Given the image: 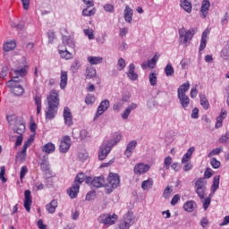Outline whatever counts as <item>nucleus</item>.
<instances>
[{"instance_id":"obj_39","label":"nucleus","mask_w":229,"mask_h":229,"mask_svg":"<svg viewBox=\"0 0 229 229\" xmlns=\"http://www.w3.org/2000/svg\"><path fill=\"white\" fill-rule=\"evenodd\" d=\"M92 78H96V69L89 67L86 69V79L92 80Z\"/></svg>"},{"instance_id":"obj_45","label":"nucleus","mask_w":229,"mask_h":229,"mask_svg":"<svg viewBox=\"0 0 229 229\" xmlns=\"http://www.w3.org/2000/svg\"><path fill=\"white\" fill-rule=\"evenodd\" d=\"M148 80H149L150 85L152 87H155V85H157V72L149 73Z\"/></svg>"},{"instance_id":"obj_47","label":"nucleus","mask_w":229,"mask_h":229,"mask_svg":"<svg viewBox=\"0 0 229 229\" xmlns=\"http://www.w3.org/2000/svg\"><path fill=\"white\" fill-rule=\"evenodd\" d=\"M80 67H81L80 62L75 59L71 65L72 72H78Z\"/></svg>"},{"instance_id":"obj_20","label":"nucleus","mask_w":229,"mask_h":229,"mask_svg":"<svg viewBox=\"0 0 229 229\" xmlns=\"http://www.w3.org/2000/svg\"><path fill=\"white\" fill-rule=\"evenodd\" d=\"M227 112L226 110L222 109L220 112V114L216 117V123L215 124V128H221L223 126V121H225V119H226V115H227Z\"/></svg>"},{"instance_id":"obj_53","label":"nucleus","mask_w":229,"mask_h":229,"mask_svg":"<svg viewBox=\"0 0 229 229\" xmlns=\"http://www.w3.org/2000/svg\"><path fill=\"white\" fill-rule=\"evenodd\" d=\"M220 56L224 60H229V49L226 47L224 49H222V51L220 53Z\"/></svg>"},{"instance_id":"obj_60","label":"nucleus","mask_w":229,"mask_h":229,"mask_svg":"<svg viewBox=\"0 0 229 229\" xmlns=\"http://www.w3.org/2000/svg\"><path fill=\"white\" fill-rule=\"evenodd\" d=\"M205 47H207V39L201 38L200 45H199V53H201V51H204Z\"/></svg>"},{"instance_id":"obj_34","label":"nucleus","mask_w":229,"mask_h":229,"mask_svg":"<svg viewBox=\"0 0 229 229\" xmlns=\"http://www.w3.org/2000/svg\"><path fill=\"white\" fill-rule=\"evenodd\" d=\"M88 62L90 65H98V64H103V57L99 56H89Z\"/></svg>"},{"instance_id":"obj_33","label":"nucleus","mask_w":229,"mask_h":229,"mask_svg":"<svg viewBox=\"0 0 229 229\" xmlns=\"http://www.w3.org/2000/svg\"><path fill=\"white\" fill-rule=\"evenodd\" d=\"M181 6L185 12H187V13H191L192 12V4L187 0H181Z\"/></svg>"},{"instance_id":"obj_59","label":"nucleus","mask_w":229,"mask_h":229,"mask_svg":"<svg viewBox=\"0 0 229 229\" xmlns=\"http://www.w3.org/2000/svg\"><path fill=\"white\" fill-rule=\"evenodd\" d=\"M173 163V157H166L164 160L165 167V169H169L171 167V164Z\"/></svg>"},{"instance_id":"obj_35","label":"nucleus","mask_w":229,"mask_h":229,"mask_svg":"<svg viewBox=\"0 0 229 229\" xmlns=\"http://www.w3.org/2000/svg\"><path fill=\"white\" fill-rule=\"evenodd\" d=\"M200 105L204 108V110H208L210 108V103L208 102V99H207V96L200 95Z\"/></svg>"},{"instance_id":"obj_55","label":"nucleus","mask_w":229,"mask_h":229,"mask_svg":"<svg viewBox=\"0 0 229 229\" xmlns=\"http://www.w3.org/2000/svg\"><path fill=\"white\" fill-rule=\"evenodd\" d=\"M172 192H173V189L167 186L163 191V198H165V199H169V196H171Z\"/></svg>"},{"instance_id":"obj_56","label":"nucleus","mask_w":229,"mask_h":229,"mask_svg":"<svg viewBox=\"0 0 229 229\" xmlns=\"http://www.w3.org/2000/svg\"><path fill=\"white\" fill-rule=\"evenodd\" d=\"M6 173V168L4 166H2L0 168V180L3 182V183H6L7 179L4 177V174Z\"/></svg>"},{"instance_id":"obj_6","label":"nucleus","mask_w":229,"mask_h":229,"mask_svg":"<svg viewBox=\"0 0 229 229\" xmlns=\"http://www.w3.org/2000/svg\"><path fill=\"white\" fill-rule=\"evenodd\" d=\"M133 223H135V216H133V212L129 211L123 215L118 226L120 229H130V226H131Z\"/></svg>"},{"instance_id":"obj_2","label":"nucleus","mask_w":229,"mask_h":229,"mask_svg":"<svg viewBox=\"0 0 229 229\" xmlns=\"http://www.w3.org/2000/svg\"><path fill=\"white\" fill-rule=\"evenodd\" d=\"M113 137H115L114 141V140H106L102 143L100 146L99 151H98V160H105L109 155V153L112 151V148L123 139V135L119 132H115L113 134Z\"/></svg>"},{"instance_id":"obj_7","label":"nucleus","mask_w":229,"mask_h":229,"mask_svg":"<svg viewBox=\"0 0 229 229\" xmlns=\"http://www.w3.org/2000/svg\"><path fill=\"white\" fill-rule=\"evenodd\" d=\"M87 185H89L91 189H99L105 187V177L98 176L92 179V177L85 175V180Z\"/></svg>"},{"instance_id":"obj_25","label":"nucleus","mask_w":229,"mask_h":229,"mask_svg":"<svg viewBox=\"0 0 229 229\" xmlns=\"http://www.w3.org/2000/svg\"><path fill=\"white\" fill-rule=\"evenodd\" d=\"M137 104L131 103L122 114V118L128 119L130 117V114H131L132 110L137 109Z\"/></svg>"},{"instance_id":"obj_3","label":"nucleus","mask_w":229,"mask_h":229,"mask_svg":"<svg viewBox=\"0 0 229 229\" xmlns=\"http://www.w3.org/2000/svg\"><path fill=\"white\" fill-rule=\"evenodd\" d=\"M83 182H85V174L79 173L76 175L72 187L67 191V193L72 199H74V198H76L80 193V187L81 186V183H83Z\"/></svg>"},{"instance_id":"obj_17","label":"nucleus","mask_w":229,"mask_h":229,"mask_svg":"<svg viewBox=\"0 0 229 229\" xmlns=\"http://www.w3.org/2000/svg\"><path fill=\"white\" fill-rule=\"evenodd\" d=\"M68 80H69V74L67 72V71H61V75H60V89H62V90H64V89H65L67 87V83H68Z\"/></svg>"},{"instance_id":"obj_51","label":"nucleus","mask_w":229,"mask_h":229,"mask_svg":"<svg viewBox=\"0 0 229 229\" xmlns=\"http://www.w3.org/2000/svg\"><path fill=\"white\" fill-rule=\"evenodd\" d=\"M84 34L89 40H94V30L92 29H85Z\"/></svg>"},{"instance_id":"obj_42","label":"nucleus","mask_w":229,"mask_h":229,"mask_svg":"<svg viewBox=\"0 0 229 229\" xmlns=\"http://www.w3.org/2000/svg\"><path fill=\"white\" fill-rule=\"evenodd\" d=\"M11 92L14 94V96H22V94H24V88L20 85L11 89Z\"/></svg>"},{"instance_id":"obj_12","label":"nucleus","mask_w":229,"mask_h":229,"mask_svg":"<svg viewBox=\"0 0 229 229\" xmlns=\"http://www.w3.org/2000/svg\"><path fill=\"white\" fill-rule=\"evenodd\" d=\"M151 169V166L149 165H146L144 163H138L134 166V174H138V176H140L141 174H146L148 171Z\"/></svg>"},{"instance_id":"obj_30","label":"nucleus","mask_w":229,"mask_h":229,"mask_svg":"<svg viewBox=\"0 0 229 229\" xmlns=\"http://www.w3.org/2000/svg\"><path fill=\"white\" fill-rule=\"evenodd\" d=\"M194 151H195L194 147L190 148L187 150V152L185 153V155L182 157V164H187V162H189V160H191V157H192V153H194Z\"/></svg>"},{"instance_id":"obj_41","label":"nucleus","mask_w":229,"mask_h":229,"mask_svg":"<svg viewBox=\"0 0 229 229\" xmlns=\"http://www.w3.org/2000/svg\"><path fill=\"white\" fill-rule=\"evenodd\" d=\"M26 131V125L22 123H19L16 125L14 129V133H18V135H22Z\"/></svg>"},{"instance_id":"obj_5","label":"nucleus","mask_w":229,"mask_h":229,"mask_svg":"<svg viewBox=\"0 0 229 229\" xmlns=\"http://www.w3.org/2000/svg\"><path fill=\"white\" fill-rule=\"evenodd\" d=\"M196 35V30L194 29L186 30L185 28L179 29V42L180 44H184L187 46Z\"/></svg>"},{"instance_id":"obj_8","label":"nucleus","mask_w":229,"mask_h":229,"mask_svg":"<svg viewBox=\"0 0 229 229\" xmlns=\"http://www.w3.org/2000/svg\"><path fill=\"white\" fill-rule=\"evenodd\" d=\"M107 181L109 187H111V189H107V194L113 192L114 189H117V187H119L121 184V177L118 174L110 173L107 177Z\"/></svg>"},{"instance_id":"obj_50","label":"nucleus","mask_w":229,"mask_h":229,"mask_svg":"<svg viewBox=\"0 0 229 229\" xmlns=\"http://www.w3.org/2000/svg\"><path fill=\"white\" fill-rule=\"evenodd\" d=\"M103 8L105 12H107L108 13H114V12H115V7H114V4H106Z\"/></svg>"},{"instance_id":"obj_46","label":"nucleus","mask_w":229,"mask_h":229,"mask_svg":"<svg viewBox=\"0 0 229 229\" xmlns=\"http://www.w3.org/2000/svg\"><path fill=\"white\" fill-rule=\"evenodd\" d=\"M31 142H33V139H29L27 141L24 142L23 148L21 149V155H26V151L30 146H31Z\"/></svg>"},{"instance_id":"obj_37","label":"nucleus","mask_w":229,"mask_h":229,"mask_svg":"<svg viewBox=\"0 0 229 229\" xmlns=\"http://www.w3.org/2000/svg\"><path fill=\"white\" fill-rule=\"evenodd\" d=\"M219 180H220L219 175H216V176L214 177L213 184L211 186L212 194H214L216 192V191H217V189H219Z\"/></svg>"},{"instance_id":"obj_22","label":"nucleus","mask_w":229,"mask_h":229,"mask_svg":"<svg viewBox=\"0 0 229 229\" xmlns=\"http://www.w3.org/2000/svg\"><path fill=\"white\" fill-rule=\"evenodd\" d=\"M209 8H210V1L204 0L202 2V5L200 8V15H201L202 19H205L207 17Z\"/></svg>"},{"instance_id":"obj_48","label":"nucleus","mask_w":229,"mask_h":229,"mask_svg":"<svg viewBox=\"0 0 229 229\" xmlns=\"http://www.w3.org/2000/svg\"><path fill=\"white\" fill-rule=\"evenodd\" d=\"M210 164L213 169H219V167H221V162L216 157L211 158Z\"/></svg>"},{"instance_id":"obj_26","label":"nucleus","mask_w":229,"mask_h":229,"mask_svg":"<svg viewBox=\"0 0 229 229\" xmlns=\"http://www.w3.org/2000/svg\"><path fill=\"white\" fill-rule=\"evenodd\" d=\"M153 184H154L153 178H148L147 180L141 182V189L143 191H149L153 189Z\"/></svg>"},{"instance_id":"obj_27","label":"nucleus","mask_w":229,"mask_h":229,"mask_svg":"<svg viewBox=\"0 0 229 229\" xmlns=\"http://www.w3.org/2000/svg\"><path fill=\"white\" fill-rule=\"evenodd\" d=\"M191 89V84L189 82H185L181 85L177 90V96H186L187 91Z\"/></svg>"},{"instance_id":"obj_16","label":"nucleus","mask_w":229,"mask_h":229,"mask_svg":"<svg viewBox=\"0 0 229 229\" xmlns=\"http://www.w3.org/2000/svg\"><path fill=\"white\" fill-rule=\"evenodd\" d=\"M123 17L125 22H128L129 24H131L133 22V9L130 7V5H127L123 11Z\"/></svg>"},{"instance_id":"obj_32","label":"nucleus","mask_w":229,"mask_h":229,"mask_svg":"<svg viewBox=\"0 0 229 229\" xmlns=\"http://www.w3.org/2000/svg\"><path fill=\"white\" fill-rule=\"evenodd\" d=\"M183 208L185 212H194V208H196V202L194 200H189L184 203Z\"/></svg>"},{"instance_id":"obj_18","label":"nucleus","mask_w":229,"mask_h":229,"mask_svg":"<svg viewBox=\"0 0 229 229\" xmlns=\"http://www.w3.org/2000/svg\"><path fill=\"white\" fill-rule=\"evenodd\" d=\"M41 151L46 153V155H51V153H55L56 151V146L53 142L46 143L42 148Z\"/></svg>"},{"instance_id":"obj_15","label":"nucleus","mask_w":229,"mask_h":229,"mask_svg":"<svg viewBox=\"0 0 229 229\" xmlns=\"http://www.w3.org/2000/svg\"><path fill=\"white\" fill-rule=\"evenodd\" d=\"M58 51L60 56L64 58V60H71L72 58V54L67 51L65 45H59Z\"/></svg>"},{"instance_id":"obj_62","label":"nucleus","mask_w":229,"mask_h":229,"mask_svg":"<svg viewBox=\"0 0 229 229\" xmlns=\"http://www.w3.org/2000/svg\"><path fill=\"white\" fill-rule=\"evenodd\" d=\"M210 202H211L210 197H208L207 199H205V200L203 202L204 210H207L208 208V207H210Z\"/></svg>"},{"instance_id":"obj_40","label":"nucleus","mask_w":229,"mask_h":229,"mask_svg":"<svg viewBox=\"0 0 229 229\" xmlns=\"http://www.w3.org/2000/svg\"><path fill=\"white\" fill-rule=\"evenodd\" d=\"M165 73L166 76H174V68L171 63L165 67Z\"/></svg>"},{"instance_id":"obj_10","label":"nucleus","mask_w":229,"mask_h":229,"mask_svg":"<svg viewBox=\"0 0 229 229\" xmlns=\"http://www.w3.org/2000/svg\"><path fill=\"white\" fill-rule=\"evenodd\" d=\"M108 108H110V101L108 99L102 100L97 108L94 120L98 119V117H100V115H103L104 113L108 110Z\"/></svg>"},{"instance_id":"obj_64","label":"nucleus","mask_w":229,"mask_h":229,"mask_svg":"<svg viewBox=\"0 0 229 229\" xmlns=\"http://www.w3.org/2000/svg\"><path fill=\"white\" fill-rule=\"evenodd\" d=\"M47 37H48L49 44H53V42H55V32H53V31L48 32Z\"/></svg>"},{"instance_id":"obj_14","label":"nucleus","mask_w":229,"mask_h":229,"mask_svg":"<svg viewBox=\"0 0 229 229\" xmlns=\"http://www.w3.org/2000/svg\"><path fill=\"white\" fill-rule=\"evenodd\" d=\"M64 119L66 126H72V113H71V109L69 107L64 108Z\"/></svg>"},{"instance_id":"obj_61","label":"nucleus","mask_w":229,"mask_h":229,"mask_svg":"<svg viewBox=\"0 0 229 229\" xmlns=\"http://www.w3.org/2000/svg\"><path fill=\"white\" fill-rule=\"evenodd\" d=\"M178 201H180V194H176L173 197L171 200L172 207H174L178 203Z\"/></svg>"},{"instance_id":"obj_52","label":"nucleus","mask_w":229,"mask_h":229,"mask_svg":"<svg viewBox=\"0 0 229 229\" xmlns=\"http://www.w3.org/2000/svg\"><path fill=\"white\" fill-rule=\"evenodd\" d=\"M118 71H123L124 67H126V61H124V59L123 57L118 59Z\"/></svg>"},{"instance_id":"obj_23","label":"nucleus","mask_w":229,"mask_h":229,"mask_svg":"<svg viewBox=\"0 0 229 229\" xmlns=\"http://www.w3.org/2000/svg\"><path fill=\"white\" fill-rule=\"evenodd\" d=\"M15 47H17V42H15L14 39L6 41L5 43H4V46H3V49L6 53H8L9 51H13V49H15Z\"/></svg>"},{"instance_id":"obj_43","label":"nucleus","mask_w":229,"mask_h":229,"mask_svg":"<svg viewBox=\"0 0 229 229\" xmlns=\"http://www.w3.org/2000/svg\"><path fill=\"white\" fill-rule=\"evenodd\" d=\"M96 14V9L93 8L91 10H89V7L82 10V15L83 17H92V15Z\"/></svg>"},{"instance_id":"obj_57","label":"nucleus","mask_w":229,"mask_h":229,"mask_svg":"<svg viewBox=\"0 0 229 229\" xmlns=\"http://www.w3.org/2000/svg\"><path fill=\"white\" fill-rule=\"evenodd\" d=\"M221 144H228L229 142V132H226L225 135L221 136L219 139Z\"/></svg>"},{"instance_id":"obj_58","label":"nucleus","mask_w":229,"mask_h":229,"mask_svg":"<svg viewBox=\"0 0 229 229\" xmlns=\"http://www.w3.org/2000/svg\"><path fill=\"white\" fill-rule=\"evenodd\" d=\"M221 151H223V148H214L208 155V158H211V157H215V155H219V153H221Z\"/></svg>"},{"instance_id":"obj_9","label":"nucleus","mask_w":229,"mask_h":229,"mask_svg":"<svg viewBox=\"0 0 229 229\" xmlns=\"http://www.w3.org/2000/svg\"><path fill=\"white\" fill-rule=\"evenodd\" d=\"M117 219H119V216L116 214H102L98 216V222L108 226L115 225V221H117Z\"/></svg>"},{"instance_id":"obj_31","label":"nucleus","mask_w":229,"mask_h":229,"mask_svg":"<svg viewBox=\"0 0 229 229\" xmlns=\"http://www.w3.org/2000/svg\"><path fill=\"white\" fill-rule=\"evenodd\" d=\"M19 79L18 77H13L10 81L6 82V85L8 89L13 90V89H15V87H19L21 84L19 83Z\"/></svg>"},{"instance_id":"obj_19","label":"nucleus","mask_w":229,"mask_h":229,"mask_svg":"<svg viewBox=\"0 0 229 229\" xmlns=\"http://www.w3.org/2000/svg\"><path fill=\"white\" fill-rule=\"evenodd\" d=\"M135 148H137V140L131 141L125 149L124 155L127 158H130L131 155H133V151H135Z\"/></svg>"},{"instance_id":"obj_38","label":"nucleus","mask_w":229,"mask_h":229,"mask_svg":"<svg viewBox=\"0 0 229 229\" xmlns=\"http://www.w3.org/2000/svg\"><path fill=\"white\" fill-rule=\"evenodd\" d=\"M14 77H18L21 76V78H24V76H26V74H28V66H25L20 70H15L14 71Z\"/></svg>"},{"instance_id":"obj_11","label":"nucleus","mask_w":229,"mask_h":229,"mask_svg":"<svg viewBox=\"0 0 229 229\" xmlns=\"http://www.w3.org/2000/svg\"><path fill=\"white\" fill-rule=\"evenodd\" d=\"M72 141L71 140V137L69 135H65L63 137L60 145H59V151L61 153H67L69 149H71V145Z\"/></svg>"},{"instance_id":"obj_24","label":"nucleus","mask_w":229,"mask_h":229,"mask_svg":"<svg viewBox=\"0 0 229 229\" xmlns=\"http://www.w3.org/2000/svg\"><path fill=\"white\" fill-rule=\"evenodd\" d=\"M178 99L182 108H189V105L191 104V98H189V96L179 95Z\"/></svg>"},{"instance_id":"obj_4","label":"nucleus","mask_w":229,"mask_h":229,"mask_svg":"<svg viewBox=\"0 0 229 229\" xmlns=\"http://www.w3.org/2000/svg\"><path fill=\"white\" fill-rule=\"evenodd\" d=\"M207 183L208 181L205 177H200L195 182V193L199 199H205L207 196Z\"/></svg>"},{"instance_id":"obj_1","label":"nucleus","mask_w":229,"mask_h":229,"mask_svg":"<svg viewBox=\"0 0 229 229\" xmlns=\"http://www.w3.org/2000/svg\"><path fill=\"white\" fill-rule=\"evenodd\" d=\"M47 110L45 113L46 121H52L58 114V108L60 106V92L56 89L50 90L47 97Z\"/></svg>"},{"instance_id":"obj_28","label":"nucleus","mask_w":229,"mask_h":229,"mask_svg":"<svg viewBox=\"0 0 229 229\" xmlns=\"http://www.w3.org/2000/svg\"><path fill=\"white\" fill-rule=\"evenodd\" d=\"M34 103L35 106H37V114L38 115L42 114V97L36 95L34 97Z\"/></svg>"},{"instance_id":"obj_13","label":"nucleus","mask_w":229,"mask_h":229,"mask_svg":"<svg viewBox=\"0 0 229 229\" xmlns=\"http://www.w3.org/2000/svg\"><path fill=\"white\" fill-rule=\"evenodd\" d=\"M32 203H33V200L31 199V191L26 190L24 191V204H23V207H24V208L27 212H30Z\"/></svg>"},{"instance_id":"obj_44","label":"nucleus","mask_w":229,"mask_h":229,"mask_svg":"<svg viewBox=\"0 0 229 229\" xmlns=\"http://www.w3.org/2000/svg\"><path fill=\"white\" fill-rule=\"evenodd\" d=\"M85 103L86 105L92 106L94 103H96V97L92 94H88L85 98Z\"/></svg>"},{"instance_id":"obj_21","label":"nucleus","mask_w":229,"mask_h":229,"mask_svg":"<svg viewBox=\"0 0 229 229\" xmlns=\"http://www.w3.org/2000/svg\"><path fill=\"white\" fill-rule=\"evenodd\" d=\"M127 76H128L129 80H131V81H135L136 80L139 79V75L137 74V72H135V64H131L129 65Z\"/></svg>"},{"instance_id":"obj_54","label":"nucleus","mask_w":229,"mask_h":229,"mask_svg":"<svg viewBox=\"0 0 229 229\" xmlns=\"http://www.w3.org/2000/svg\"><path fill=\"white\" fill-rule=\"evenodd\" d=\"M26 174H28V166L23 165L21 168V172H20V180L22 182V180H24V176H26Z\"/></svg>"},{"instance_id":"obj_36","label":"nucleus","mask_w":229,"mask_h":229,"mask_svg":"<svg viewBox=\"0 0 229 229\" xmlns=\"http://www.w3.org/2000/svg\"><path fill=\"white\" fill-rule=\"evenodd\" d=\"M159 58L160 55H157L156 54L150 60L148 61V67H149L150 69H155Z\"/></svg>"},{"instance_id":"obj_63","label":"nucleus","mask_w":229,"mask_h":229,"mask_svg":"<svg viewBox=\"0 0 229 229\" xmlns=\"http://www.w3.org/2000/svg\"><path fill=\"white\" fill-rule=\"evenodd\" d=\"M208 218L207 217H202L200 220V226H202V228H207V226H208Z\"/></svg>"},{"instance_id":"obj_49","label":"nucleus","mask_w":229,"mask_h":229,"mask_svg":"<svg viewBox=\"0 0 229 229\" xmlns=\"http://www.w3.org/2000/svg\"><path fill=\"white\" fill-rule=\"evenodd\" d=\"M40 167L45 173L49 171V161L43 159L40 163Z\"/></svg>"},{"instance_id":"obj_29","label":"nucleus","mask_w":229,"mask_h":229,"mask_svg":"<svg viewBox=\"0 0 229 229\" xmlns=\"http://www.w3.org/2000/svg\"><path fill=\"white\" fill-rule=\"evenodd\" d=\"M58 207V201L53 199L49 204L47 205V210L48 214H55L56 212V208Z\"/></svg>"}]
</instances>
